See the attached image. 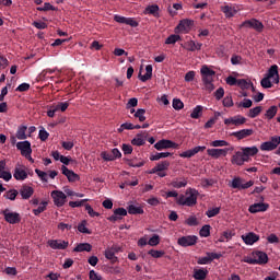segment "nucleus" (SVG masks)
I'll return each instance as SVG.
<instances>
[{"label":"nucleus","mask_w":280,"mask_h":280,"mask_svg":"<svg viewBox=\"0 0 280 280\" xmlns=\"http://www.w3.org/2000/svg\"><path fill=\"white\" fill-rule=\"evenodd\" d=\"M167 156H172L170 152L155 153L150 156V161H161V159H167Z\"/></svg>","instance_id":"nucleus-35"},{"label":"nucleus","mask_w":280,"mask_h":280,"mask_svg":"<svg viewBox=\"0 0 280 280\" xmlns=\"http://www.w3.org/2000/svg\"><path fill=\"white\" fill-rule=\"evenodd\" d=\"M148 255H151V257H153V259H161V257H164L165 250L150 249L148 252Z\"/></svg>","instance_id":"nucleus-45"},{"label":"nucleus","mask_w":280,"mask_h":280,"mask_svg":"<svg viewBox=\"0 0 280 280\" xmlns=\"http://www.w3.org/2000/svg\"><path fill=\"white\" fill-rule=\"evenodd\" d=\"M5 222L8 224H21V214L19 212H12L10 209L2 211Z\"/></svg>","instance_id":"nucleus-3"},{"label":"nucleus","mask_w":280,"mask_h":280,"mask_svg":"<svg viewBox=\"0 0 280 280\" xmlns=\"http://www.w3.org/2000/svg\"><path fill=\"white\" fill-rule=\"evenodd\" d=\"M267 242L269 244H279V236H277L275 233H271L267 236Z\"/></svg>","instance_id":"nucleus-61"},{"label":"nucleus","mask_w":280,"mask_h":280,"mask_svg":"<svg viewBox=\"0 0 280 280\" xmlns=\"http://www.w3.org/2000/svg\"><path fill=\"white\" fill-rule=\"evenodd\" d=\"M207 275H209V270L201 268V269H195L192 277L196 280H205L207 279Z\"/></svg>","instance_id":"nucleus-28"},{"label":"nucleus","mask_w":280,"mask_h":280,"mask_svg":"<svg viewBox=\"0 0 280 280\" xmlns=\"http://www.w3.org/2000/svg\"><path fill=\"white\" fill-rule=\"evenodd\" d=\"M61 173L66 176L69 183H75V180H80V175L75 174V172L69 170L67 166H61Z\"/></svg>","instance_id":"nucleus-16"},{"label":"nucleus","mask_w":280,"mask_h":280,"mask_svg":"<svg viewBox=\"0 0 280 280\" xmlns=\"http://www.w3.org/2000/svg\"><path fill=\"white\" fill-rule=\"evenodd\" d=\"M0 178L5 180L7 183H9V180H12V173H10L8 171H2V172H0Z\"/></svg>","instance_id":"nucleus-62"},{"label":"nucleus","mask_w":280,"mask_h":280,"mask_svg":"<svg viewBox=\"0 0 280 280\" xmlns=\"http://www.w3.org/2000/svg\"><path fill=\"white\" fill-rule=\"evenodd\" d=\"M235 148L230 147L225 149H208L207 153L209 156H212V159H220V156H226L229 152H233Z\"/></svg>","instance_id":"nucleus-6"},{"label":"nucleus","mask_w":280,"mask_h":280,"mask_svg":"<svg viewBox=\"0 0 280 280\" xmlns=\"http://www.w3.org/2000/svg\"><path fill=\"white\" fill-rule=\"evenodd\" d=\"M242 150L245 152L247 156H255L259 152V149H257V147H246L243 148Z\"/></svg>","instance_id":"nucleus-40"},{"label":"nucleus","mask_w":280,"mask_h":280,"mask_svg":"<svg viewBox=\"0 0 280 280\" xmlns=\"http://www.w3.org/2000/svg\"><path fill=\"white\" fill-rule=\"evenodd\" d=\"M240 9L235 5H224L222 7V12L225 14L226 19H233L237 14Z\"/></svg>","instance_id":"nucleus-24"},{"label":"nucleus","mask_w":280,"mask_h":280,"mask_svg":"<svg viewBox=\"0 0 280 280\" xmlns=\"http://www.w3.org/2000/svg\"><path fill=\"white\" fill-rule=\"evenodd\" d=\"M47 201H42L38 206V208L33 210L34 215H40L44 211L47 210Z\"/></svg>","instance_id":"nucleus-44"},{"label":"nucleus","mask_w":280,"mask_h":280,"mask_svg":"<svg viewBox=\"0 0 280 280\" xmlns=\"http://www.w3.org/2000/svg\"><path fill=\"white\" fill-rule=\"evenodd\" d=\"M177 244L183 248H187L189 246H196V244H198V236L196 235L182 236L177 240Z\"/></svg>","instance_id":"nucleus-4"},{"label":"nucleus","mask_w":280,"mask_h":280,"mask_svg":"<svg viewBox=\"0 0 280 280\" xmlns=\"http://www.w3.org/2000/svg\"><path fill=\"white\" fill-rule=\"evenodd\" d=\"M243 153L237 151L233 156H232V163L233 165H243Z\"/></svg>","instance_id":"nucleus-37"},{"label":"nucleus","mask_w":280,"mask_h":280,"mask_svg":"<svg viewBox=\"0 0 280 280\" xmlns=\"http://www.w3.org/2000/svg\"><path fill=\"white\" fill-rule=\"evenodd\" d=\"M202 115V106L201 105H197L191 114H190V117L191 119H200V116Z\"/></svg>","instance_id":"nucleus-38"},{"label":"nucleus","mask_w":280,"mask_h":280,"mask_svg":"<svg viewBox=\"0 0 280 280\" xmlns=\"http://www.w3.org/2000/svg\"><path fill=\"white\" fill-rule=\"evenodd\" d=\"M225 126H244L246 124V118L243 116H234L226 118L224 120Z\"/></svg>","instance_id":"nucleus-18"},{"label":"nucleus","mask_w":280,"mask_h":280,"mask_svg":"<svg viewBox=\"0 0 280 280\" xmlns=\"http://www.w3.org/2000/svg\"><path fill=\"white\" fill-rule=\"evenodd\" d=\"M170 162L168 161H162L156 166L152 168V173L156 174V172H165V170H168Z\"/></svg>","instance_id":"nucleus-31"},{"label":"nucleus","mask_w":280,"mask_h":280,"mask_svg":"<svg viewBox=\"0 0 280 280\" xmlns=\"http://www.w3.org/2000/svg\"><path fill=\"white\" fill-rule=\"evenodd\" d=\"M270 80L271 79L268 77H265L264 79H261L260 85L262 86V89H272V81Z\"/></svg>","instance_id":"nucleus-55"},{"label":"nucleus","mask_w":280,"mask_h":280,"mask_svg":"<svg viewBox=\"0 0 280 280\" xmlns=\"http://www.w3.org/2000/svg\"><path fill=\"white\" fill-rule=\"evenodd\" d=\"M148 244L149 246H159V244H161V236H159V234H153L148 241Z\"/></svg>","instance_id":"nucleus-48"},{"label":"nucleus","mask_w":280,"mask_h":280,"mask_svg":"<svg viewBox=\"0 0 280 280\" xmlns=\"http://www.w3.org/2000/svg\"><path fill=\"white\" fill-rule=\"evenodd\" d=\"M56 110H61V113H65L67 108H69V102H60L57 105H55Z\"/></svg>","instance_id":"nucleus-60"},{"label":"nucleus","mask_w":280,"mask_h":280,"mask_svg":"<svg viewBox=\"0 0 280 280\" xmlns=\"http://www.w3.org/2000/svg\"><path fill=\"white\" fill-rule=\"evenodd\" d=\"M36 10L38 12H49V10H51L52 12H56V10L58 9H56V7L51 5V3L49 2H45L44 7H37Z\"/></svg>","instance_id":"nucleus-36"},{"label":"nucleus","mask_w":280,"mask_h":280,"mask_svg":"<svg viewBox=\"0 0 280 280\" xmlns=\"http://www.w3.org/2000/svg\"><path fill=\"white\" fill-rule=\"evenodd\" d=\"M20 196H22V200H30L32 196H34V189L27 184L21 186L20 190L18 191Z\"/></svg>","instance_id":"nucleus-15"},{"label":"nucleus","mask_w":280,"mask_h":280,"mask_svg":"<svg viewBox=\"0 0 280 280\" xmlns=\"http://www.w3.org/2000/svg\"><path fill=\"white\" fill-rule=\"evenodd\" d=\"M129 167H143L145 165L144 161L137 162V160H127Z\"/></svg>","instance_id":"nucleus-53"},{"label":"nucleus","mask_w":280,"mask_h":280,"mask_svg":"<svg viewBox=\"0 0 280 280\" xmlns=\"http://www.w3.org/2000/svg\"><path fill=\"white\" fill-rule=\"evenodd\" d=\"M238 108H250L253 106V101L249 98H244L243 102L236 103Z\"/></svg>","instance_id":"nucleus-50"},{"label":"nucleus","mask_w":280,"mask_h":280,"mask_svg":"<svg viewBox=\"0 0 280 280\" xmlns=\"http://www.w3.org/2000/svg\"><path fill=\"white\" fill-rule=\"evenodd\" d=\"M191 27H194V20L184 19L179 22L176 30L184 32L185 34L191 32Z\"/></svg>","instance_id":"nucleus-14"},{"label":"nucleus","mask_w":280,"mask_h":280,"mask_svg":"<svg viewBox=\"0 0 280 280\" xmlns=\"http://www.w3.org/2000/svg\"><path fill=\"white\" fill-rule=\"evenodd\" d=\"M205 150H207V147H195L194 149L182 152L179 156L180 159H191V156H196L198 152H205Z\"/></svg>","instance_id":"nucleus-13"},{"label":"nucleus","mask_w":280,"mask_h":280,"mask_svg":"<svg viewBox=\"0 0 280 280\" xmlns=\"http://www.w3.org/2000/svg\"><path fill=\"white\" fill-rule=\"evenodd\" d=\"M85 211H88L90 218H100V213L93 210V207L91 205H85Z\"/></svg>","instance_id":"nucleus-54"},{"label":"nucleus","mask_w":280,"mask_h":280,"mask_svg":"<svg viewBox=\"0 0 280 280\" xmlns=\"http://www.w3.org/2000/svg\"><path fill=\"white\" fill-rule=\"evenodd\" d=\"M159 5L152 4L144 9V14H151V16H154L155 19H159L161 15L159 14Z\"/></svg>","instance_id":"nucleus-27"},{"label":"nucleus","mask_w":280,"mask_h":280,"mask_svg":"<svg viewBox=\"0 0 280 280\" xmlns=\"http://www.w3.org/2000/svg\"><path fill=\"white\" fill-rule=\"evenodd\" d=\"M78 231L80 233H84L85 235H91L93 233L91 230L86 228V220H83L79 225H78Z\"/></svg>","instance_id":"nucleus-42"},{"label":"nucleus","mask_w":280,"mask_h":280,"mask_svg":"<svg viewBox=\"0 0 280 280\" xmlns=\"http://www.w3.org/2000/svg\"><path fill=\"white\" fill-rule=\"evenodd\" d=\"M253 257L256 260V265L258 266H264V264H268V254H266L265 252H253Z\"/></svg>","instance_id":"nucleus-17"},{"label":"nucleus","mask_w":280,"mask_h":280,"mask_svg":"<svg viewBox=\"0 0 280 280\" xmlns=\"http://www.w3.org/2000/svg\"><path fill=\"white\" fill-rule=\"evenodd\" d=\"M223 106H225V108H231L233 106V97L232 96H225L223 98Z\"/></svg>","instance_id":"nucleus-63"},{"label":"nucleus","mask_w":280,"mask_h":280,"mask_svg":"<svg viewBox=\"0 0 280 280\" xmlns=\"http://www.w3.org/2000/svg\"><path fill=\"white\" fill-rule=\"evenodd\" d=\"M236 86H240L243 91H246L248 89H252V91H255V86H253V83L246 81V79H238Z\"/></svg>","instance_id":"nucleus-30"},{"label":"nucleus","mask_w":280,"mask_h":280,"mask_svg":"<svg viewBox=\"0 0 280 280\" xmlns=\"http://www.w3.org/2000/svg\"><path fill=\"white\" fill-rule=\"evenodd\" d=\"M186 196V207H196V205H198V196H200V192H198L196 188H188Z\"/></svg>","instance_id":"nucleus-2"},{"label":"nucleus","mask_w":280,"mask_h":280,"mask_svg":"<svg viewBox=\"0 0 280 280\" xmlns=\"http://www.w3.org/2000/svg\"><path fill=\"white\" fill-rule=\"evenodd\" d=\"M16 149L20 150L22 156L32 154V142L27 140L18 142Z\"/></svg>","instance_id":"nucleus-11"},{"label":"nucleus","mask_w":280,"mask_h":280,"mask_svg":"<svg viewBox=\"0 0 280 280\" xmlns=\"http://www.w3.org/2000/svg\"><path fill=\"white\" fill-rule=\"evenodd\" d=\"M105 257H106V259H108L113 264H117L119 261L117 256H115V249H106L105 250Z\"/></svg>","instance_id":"nucleus-34"},{"label":"nucleus","mask_w":280,"mask_h":280,"mask_svg":"<svg viewBox=\"0 0 280 280\" xmlns=\"http://www.w3.org/2000/svg\"><path fill=\"white\" fill-rule=\"evenodd\" d=\"M145 139H148V133L145 131L138 133L132 140L131 144L132 145H145Z\"/></svg>","instance_id":"nucleus-23"},{"label":"nucleus","mask_w":280,"mask_h":280,"mask_svg":"<svg viewBox=\"0 0 280 280\" xmlns=\"http://www.w3.org/2000/svg\"><path fill=\"white\" fill-rule=\"evenodd\" d=\"M254 132L255 131L253 129H242V130L232 132V137H235V139H237L238 141H242V139L253 137Z\"/></svg>","instance_id":"nucleus-20"},{"label":"nucleus","mask_w":280,"mask_h":280,"mask_svg":"<svg viewBox=\"0 0 280 280\" xmlns=\"http://www.w3.org/2000/svg\"><path fill=\"white\" fill-rule=\"evenodd\" d=\"M18 196H19V190H16V189L8 190L4 194V198H7V200H16Z\"/></svg>","instance_id":"nucleus-47"},{"label":"nucleus","mask_w":280,"mask_h":280,"mask_svg":"<svg viewBox=\"0 0 280 280\" xmlns=\"http://www.w3.org/2000/svg\"><path fill=\"white\" fill-rule=\"evenodd\" d=\"M241 237L247 246H253V244L259 242V235L255 234V232H249Z\"/></svg>","instance_id":"nucleus-19"},{"label":"nucleus","mask_w":280,"mask_h":280,"mask_svg":"<svg viewBox=\"0 0 280 280\" xmlns=\"http://www.w3.org/2000/svg\"><path fill=\"white\" fill-rule=\"evenodd\" d=\"M133 117L138 118L139 121H145V109L143 108L138 109L135 113Z\"/></svg>","instance_id":"nucleus-57"},{"label":"nucleus","mask_w":280,"mask_h":280,"mask_svg":"<svg viewBox=\"0 0 280 280\" xmlns=\"http://www.w3.org/2000/svg\"><path fill=\"white\" fill-rule=\"evenodd\" d=\"M220 214V208H212L206 211L207 218H215V215Z\"/></svg>","instance_id":"nucleus-58"},{"label":"nucleus","mask_w":280,"mask_h":280,"mask_svg":"<svg viewBox=\"0 0 280 280\" xmlns=\"http://www.w3.org/2000/svg\"><path fill=\"white\" fill-rule=\"evenodd\" d=\"M267 77L271 80H273V84H279V66L273 65L269 68L268 72H267Z\"/></svg>","instance_id":"nucleus-21"},{"label":"nucleus","mask_w":280,"mask_h":280,"mask_svg":"<svg viewBox=\"0 0 280 280\" xmlns=\"http://www.w3.org/2000/svg\"><path fill=\"white\" fill-rule=\"evenodd\" d=\"M173 108L175 110H183V108H185V104L179 98H174L173 100Z\"/></svg>","instance_id":"nucleus-52"},{"label":"nucleus","mask_w":280,"mask_h":280,"mask_svg":"<svg viewBox=\"0 0 280 280\" xmlns=\"http://www.w3.org/2000/svg\"><path fill=\"white\" fill-rule=\"evenodd\" d=\"M200 237H209L211 235V225L206 224L199 231Z\"/></svg>","instance_id":"nucleus-39"},{"label":"nucleus","mask_w":280,"mask_h":280,"mask_svg":"<svg viewBox=\"0 0 280 280\" xmlns=\"http://www.w3.org/2000/svg\"><path fill=\"white\" fill-rule=\"evenodd\" d=\"M141 82H148V80H152V65H148L145 67V74L142 75L141 73L138 75Z\"/></svg>","instance_id":"nucleus-29"},{"label":"nucleus","mask_w":280,"mask_h":280,"mask_svg":"<svg viewBox=\"0 0 280 280\" xmlns=\"http://www.w3.org/2000/svg\"><path fill=\"white\" fill-rule=\"evenodd\" d=\"M178 40H180V35L172 34L166 38L165 45H176Z\"/></svg>","instance_id":"nucleus-43"},{"label":"nucleus","mask_w":280,"mask_h":280,"mask_svg":"<svg viewBox=\"0 0 280 280\" xmlns=\"http://www.w3.org/2000/svg\"><path fill=\"white\" fill-rule=\"evenodd\" d=\"M186 224L188 226H198V224H200V222H198V218H196L195 215H191L186 220Z\"/></svg>","instance_id":"nucleus-59"},{"label":"nucleus","mask_w":280,"mask_h":280,"mask_svg":"<svg viewBox=\"0 0 280 280\" xmlns=\"http://www.w3.org/2000/svg\"><path fill=\"white\" fill-rule=\"evenodd\" d=\"M13 177L15 180H25L27 179V170L25 166L18 164L13 172Z\"/></svg>","instance_id":"nucleus-10"},{"label":"nucleus","mask_w":280,"mask_h":280,"mask_svg":"<svg viewBox=\"0 0 280 280\" xmlns=\"http://www.w3.org/2000/svg\"><path fill=\"white\" fill-rule=\"evenodd\" d=\"M212 148H226L229 145V142L225 140H214L210 143Z\"/></svg>","instance_id":"nucleus-51"},{"label":"nucleus","mask_w":280,"mask_h":280,"mask_svg":"<svg viewBox=\"0 0 280 280\" xmlns=\"http://www.w3.org/2000/svg\"><path fill=\"white\" fill-rule=\"evenodd\" d=\"M155 150H170V148H176V142L172 140L162 139L154 144Z\"/></svg>","instance_id":"nucleus-12"},{"label":"nucleus","mask_w":280,"mask_h":280,"mask_svg":"<svg viewBox=\"0 0 280 280\" xmlns=\"http://www.w3.org/2000/svg\"><path fill=\"white\" fill-rule=\"evenodd\" d=\"M279 145H280V137L273 136L271 137L270 141H266L260 144V150L262 152H272V150H277Z\"/></svg>","instance_id":"nucleus-1"},{"label":"nucleus","mask_w":280,"mask_h":280,"mask_svg":"<svg viewBox=\"0 0 280 280\" xmlns=\"http://www.w3.org/2000/svg\"><path fill=\"white\" fill-rule=\"evenodd\" d=\"M27 126L25 125H21L18 127V131L15 133L16 139H19L20 141H25V139H27Z\"/></svg>","instance_id":"nucleus-26"},{"label":"nucleus","mask_w":280,"mask_h":280,"mask_svg":"<svg viewBox=\"0 0 280 280\" xmlns=\"http://www.w3.org/2000/svg\"><path fill=\"white\" fill-rule=\"evenodd\" d=\"M268 203L258 202L249 206L248 211L249 213H261L264 211H268Z\"/></svg>","instance_id":"nucleus-22"},{"label":"nucleus","mask_w":280,"mask_h":280,"mask_svg":"<svg viewBox=\"0 0 280 280\" xmlns=\"http://www.w3.org/2000/svg\"><path fill=\"white\" fill-rule=\"evenodd\" d=\"M91 250H93V246L91 244L80 243L74 247L73 253H91Z\"/></svg>","instance_id":"nucleus-25"},{"label":"nucleus","mask_w":280,"mask_h":280,"mask_svg":"<svg viewBox=\"0 0 280 280\" xmlns=\"http://www.w3.org/2000/svg\"><path fill=\"white\" fill-rule=\"evenodd\" d=\"M241 27H249L252 30H255L258 33L264 32V23H261L259 20L257 19H250L247 21H244L241 24Z\"/></svg>","instance_id":"nucleus-5"},{"label":"nucleus","mask_w":280,"mask_h":280,"mask_svg":"<svg viewBox=\"0 0 280 280\" xmlns=\"http://www.w3.org/2000/svg\"><path fill=\"white\" fill-rule=\"evenodd\" d=\"M51 198L54 199L56 207H63L65 202H67V195L60 190H54L51 192Z\"/></svg>","instance_id":"nucleus-8"},{"label":"nucleus","mask_w":280,"mask_h":280,"mask_svg":"<svg viewBox=\"0 0 280 280\" xmlns=\"http://www.w3.org/2000/svg\"><path fill=\"white\" fill-rule=\"evenodd\" d=\"M261 110H262L261 106H256L249 109L248 117L250 119H255V117H258L261 114Z\"/></svg>","instance_id":"nucleus-41"},{"label":"nucleus","mask_w":280,"mask_h":280,"mask_svg":"<svg viewBox=\"0 0 280 280\" xmlns=\"http://www.w3.org/2000/svg\"><path fill=\"white\" fill-rule=\"evenodd\" d=\"M114 21L122 25H129L130 27H139V22H137L135 18H126V16L116 14L114 15Z\"/></svg>","instance_id":"nucleus-7"},{"label":"nucleus","mask_w":280,"mask_h":280,"mask_svg":"<svg viewBox=\"0 0 280 280\" xmlns=\"http://www.w3.org/2000/svg\"><path fill=\"white\" fill-rule=\"evenodd\" d=\"M245 183L241 177H235L232 179V189H242V184Z\"/></svg>","instance_id":"nucleus-46"},{"label":"nucleus","mask_w":280,"mask_h":280,"mask_svg":"<svg viewBox=\"0 0 280 280\" xmlns=\"http://www.w3.org/2000/svg\"><path fill=\"white\" fill-rule=\"evenodd\" d=\"M200 73H201V75H206V77L215 75V72L213 70H211V68H209L208 66H202Z\"/></svg>","instance_id":"nucleus-49"},{"label":"nucleus","mask_w":280,"mask_h":280,"mask_svg":"<svg viewBox=\"0 0 280 280\" xmlns=\"http://www.w3.org/2000/svg\"><path fill=\"white\" fill-rule=\"evenodd\" d=\"M89 279L90 280H102V276L98 275L95 270H90Z\"/></svg>","instance_id":"nucleus-64"},{"label":"nucleus","mask_w":280,"mask_h":280,"mask_svg":"<svg viewBox=\"0 0 280 280\" xmlns=\"http://www.w3.org/2000/svg\"><path fill=\"white\" fill-rule=\"evenodd\" d=\"M279 110V107H277L276 105H272L271 107H269L267 110H266V114H265V117L267 119H275L277 113Z\"/></svg>","instance_id":"nucleus-33"},{"label":"nucleus","mask_w":280,"mask_h":280,"mask_svg":"<svg viewBox=\"0 0 280 280\" xmlns=\"http://www.w3.org/2000/svg\"><path fill=\"white\" fill-rule=\"evenodd\" d=\"M172 187H174L175 189H183V187H187V180H173L171 183Z\"/></svg>","instance_id":"nucleus-56"},{"label":"nucleus","mask_w":280,"mask_h":280,"mask_svg":"<svg viewBox=\"0 0 280 280\" xmlns=\"http://www.w3.org/2000/svg\"><path fill=\"white\" fill-rule=\"evenodd\" d=\"M127 211L130 215H142L143 208L130 205L128 206Z\"/></svg>","instance_id":"nucleus-32"},{"label":"nucleus","mask_w":280,"mask_h":280,"mask_svg":"<svg viewBox=\"0 0 280 280\" xmlns=\"http://www.w3.org/2000/svg\"><path fill=\"white\" fill-rule=\"evenodd\" d=\"M48 245L50 248L54 250H67L69 248V242L67 241H61V240H51L48 241Z\"/></svg>","instance_id":"nucleus-9"}]
</instances>
